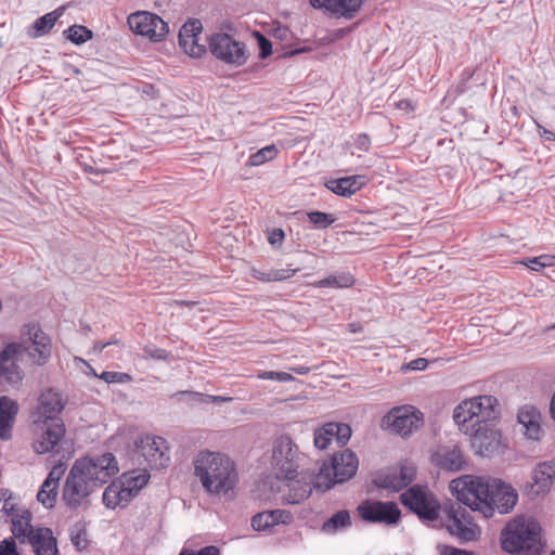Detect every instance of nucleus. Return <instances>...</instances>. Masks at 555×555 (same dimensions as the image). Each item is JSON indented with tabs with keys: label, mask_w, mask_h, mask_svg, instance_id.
<instances>
[{
	"label": "nucleus",
	"mask_w": 555,
	"mask_h": 555,
	"mask_svg": "<svg viewBox=\"0 0 555 555\" xmlns=\"http://www.w3.org/2000/svg\"><path fill=\"white\" fill-rule=\"evenodd\" d=\"M100 378L107 384H126L132 382L133 377L124 372L105 371L100 375Z\"/></svg>",
	"instance_id": "nucleus-42"
},
{
	"label": "nucleus",
	"mask_w": 555,
	"mask_h": 555,
	"mask_svg": "<svg viewBox=\"0 0 555 555\" xmlns=\"http://www.w3.org/2000/svg\"><path fill=\"white\" fill-rule=\"evenodd\" d=\"M18 406L16 402L8 397L0 398V437L8 440L11 437V428L13 426Z\"/></svg>",
	"instance_id": "nucleus-30"
},
{
	"label": "nucleus",
	"mask_w": 555,
	"mask_h": 555,
	"mask_svg": "<svg viewBox=\"0 0 555 555\" xmlns=\"http://www.w3.org/2000/svg\"><path fill=\"white\" fill-rule=\"evenodd\" d=\"M500 404L496 398L482 395L460 402L453 411V420L465 434L482 425H491L500 418Z\"/></svg>",
	"instance_id": "nucleus-4"
},
{
	"label": "nucleus",
	"mask_w": 555,
	"mask_h": 555,
	"mask_svg": "<svg viewBox=\"0 0 555 555\" xmlns=\"http://www.w3.org/2000/svg\"><path fill=\"white\" fill-rule=\"evenodd\" d=\"M208 49L212 56L233 67H241L248 61L249 54L245 42L227 33H214L208 39Z\"/></svg>",
	"instance_id": "nucleus-7"
},
{
	"label": "nucleus",
	"mask_w": 555,
	"mask_h": 555,
	"mask_svg": "<svg viewBox=\"0 0 555 555\" xmlns=\"http://www.w3.org/2000/svg\"><path fill=\"white\" fill-rule=\"evenodd\" d=\"M276 155L278 149L275 145H267L249 156L248 165L254 167L261 166L264 163L274 159Z\"/></svg>",
	"instance_id": "nucleus-37"
},
{
	"label": "nucleus",
	"mask_w": 555,
	"mask_h": 555,
	"mask_svg": "<svg viewBox=\"0 0 555 555\" xmlns=\"http://www.w3.org/2000/svg\"><path fill=\"white\" fill-rule=\"evenodd\" d=\"M28 509L25 508L24 506H21L20 504L15 503L13 501V498L12 496H9L8 499H5L4 503H3V506L1 508V512L7 515L8 517H10V521L12 522L13 520H15V516L16 515H21L22 512H27Z\"/></svg>",
	"instance_id": "nucleus-43"
},
{
	"label": "nucleus",
	"mask_w": 555,
	"mask_h": 555,
	"mask_svg": "<svg viewBox=\"0 0 555 555\" xmlns=\"http://www.w3.org/2000/svg\"><path fill=\"white\" fill-rule=\"evenodd\" d=\"M336 288H347L354 284V278L350 273H339L335 275Z\"/></svg>",
	"instance_id": "nucleus-50"
},
{
	"label": "nucleus",
	"mask_w": 555,
	"mask_h": 555,
	"mask_svg": "<svg viewBox=\"0 0 555 555\" xmlns=\"http://www.w3.org/2000/svg\"><path fill=\"white\" fill-rule=\"evenodd\" d=\"M65 473V465L59 463L52 467L48 477L43 481L38 494L37 500L44 507L52 508L56 502L59 482Z\"/></svg>",
	"instance_id": "nucleus-24"
},
{
	"label": "nucleus",
	"mask_w": 555,
	"mask_h": 555,
	"mask_svg": "<svg viewBox=\"0 0 555 555\" xmlns=\"http://www.w3.org/2000/svg\"><path fill=\"white\" fill-rule=\"evenodd\" d=\"M150 477L146 468L124 473L104 490V505L107 508L126 506L147 485Z\"/></svg>",
	"instance_id": "nucleus-6"
},
{
	"label": "nucleus",
	"mask_w": 555,
	"mask_h": 555,
	"mask_svg": "<svg viewBox=\"0 0 555 555\" xmlns=\"http://www.w3.org/2000/svg\"><path fill=\"white\" fill-rule=\"evenodd\" d=\"M448 531L462 541H473L479 533L469 512L459 503H448L442 507Z\"/></svg>",
	"instance_id": "nucleus-11"
},
{
	"label": "nucleus",
	"mask_w": 555,
	"mask_h": 555,
	"mask_svg": "<svg viewBox=\"0 0 555 555\" xmlns=\"http://www.w3.org/2000/svg\"><path fill=\"white\" fill-rule=\"evenodd\" d=\"M331 443V439L326 437V435H323L319 429L314 433V446L320 449L324 450L328 447Z\"/></svg>",
	"instance_id": "nucleus-54"
},
{
	"label": "nucleus",
	"mask_w": 555,
	"mask_h": 555,
	"mask_svg": "<svg viewBox=\"0 0 555 555\" xmlns=\"http://www.w3.org/2000/svg\"><path fill=\"white\" fill-rule=\"evenodd\" d=\"M351 526L350 513L347 509H341L335 513L322 525V532L326 534H334L339 530L347 529Z\"/></svg>",
	"instance_id": "nucleus-35"
},
{
	"label": "nucleus",
	"mask_w": 555,
	"mask_h": 555,
	"mask_svg": "<svg viewBox=\"0 0 555 555\" xmlns=\"http://www.w3.org/2000/svg\"><path fill=\"white\" fill-rule=\"evenodd\" d=\"M399 476L402 488L411 483L415 476V469L412 466H401L399 469H395Z\"/></svg>",
	"instance_id": "nucleus-47"
},
{
	"label": "nucleus",
	"mask_w": 555,
	"mask_h": 555,
	"mask_svg": "<svg viewBox=\"0 0 555 555\" xmlns=\"http://www.w3.org/2000/svg\"><path fill=\"white\" fill-rule=\"evenodd\" d=\"M356 147L361 152H367L371 145V139L366 133H361L354 139Z\"/></svg>",
	"instance_id": "nucleus-53"
},
{
	"label": "nucleus",
	"mask_w": 555,
	"mask_h": 555,
	"mask_svg": "<svg viewBox=\"0 0 555 555\" xmlns=\"http://www.w3.org/2000/svg\"><path fill=\"white\" fill-rule=\"evenodd\" d=\"M437 550L440 555H472V553L466 550H461L449 545H438Z\"/></svg>",
	"instance_id": "nucleus-52"
},
{
	"label": "nucleus",
	"mask_w": 555,
	"mask_h": 555,
	"mask_svg": "<svg viewBox=\"0 0 555 555\" xmlns=\"http://www.w3.org/2000/svg\"><path fill=\"white\" fill-rule=\"evenodd\" d=\"M431 463L447 473H457L466 469L467 459L460 444L447 443L438 446L430 455Z\"/></svg>",
	"instance_id": "nucleus-18"
},
{
	"label": "nucleus",
	"mask_w": 555,
	"mask_h": 555,
	"mask_svg": "<svg viewBox=\"0 0 555 555\" xmlns=\"http://www.w3.org/2000/svg\"><path fill=\"white\" fill-rule=\"evenodd\" d=\"M540 261L542 262V267H552L555 264V256L552 255H541L538 256Z\"/></svg>",
	"instance_id": "nucleus-62"
},
{
	"label": "nucleus",
	"mask_w": 555,
	"mask_h": 555,
	"mask_svg": "<svg viewBox=\"0 0 555 555\" xmlns=\"http://www.w3.org/2000/svg\"><path fill=\"white\" fill-rule=\"evenodd\" d=\"M73 543L78 550H83L87 547L88 541L80 533L76 534L72 538Z\"/></svg>",
	"instance_id": "nucleus-61"
},
{
	"label": "nucleus",
	"mask_w": 555,
	"mask_h": 555,
	"mask_svg": "<svg viewBox=\"0 0 555 555\" xmlns=\"http://www.w3.org/2000/svg\"><path fill=\"white\" fill-rule=\"evenodd\" d=\"M258 378L260 379H273L278 382H292L294 380V377L292 374L286 372H274V371H266L258 375Z\"/></svg>",
	"instance_id": "nucleus-46"
},
{
	"label": "nucleus",
	"mask_w": 555,
	"mask_h": 555,
	"mask_svg": "<svg viewBox=\"0 0 555 555\" xmlns=\"http://www.w3.org/2000/svg\"><path fill=\"white\" fill-rule=\"evenodd\" d=\"M472 439V446L476 453L481 456H491L498 453L502 447V436L495 423L491 425H482L472 431L465 433Z\"/></svg>",
	"instance_id": "nucleus-19"
},
{
	"label": "nucleus",
	"mask_w": 555,
	"mask_h": 555,
	"mask_svg": "<svg viewBox=\"0 0 555 555\" xmlns=\"http://www.w3.org/2000/svg\"><path fill=\"white\" fill-rule=\"evenodd\" d=\"M0 555H20L13 538H7L0 542Z\"/></svg>",
	"instance_id": "nucleus-48"
},
{
	"label": "nucleus",
	"mask_w": 555,
	"mask_h": 555,
	"mask_svg": "<svg viewBox=\"0 0 555 555\" xmlns=\"http://www.w3.org/2000/svg\"><path fill=\"white\" fill-rule=\"evenodd\" d=\"M374 482L377 487L387 490L399 491L402 489L399 476L396 473V470L386 474H380L375 478Z\"/></svg>",
	"instance_id": "nucleus-38"
},
{
	"label": "nucleus",
	"mask_w": 555,
	"mask_h": 555,
	"mask_svg": "<svg viewBox=\"0 0 555 555\" xmlns=\"http://www.w3.org/2000/svg\"><path fill=\"white\" fill-rule=\"evenodd\" d=\"M141 358L144 360L153 359L157 361H166L169 357L167 350L158 348L154 345H145L142 349Z\"/></svg>",
	"instance_id": "nucleus-41"
},
{
	"label": "nucleus",
	"mask_w": 555,
	"mask_h": 555,
	"mask_svg": "<svg viewBox=\"0 0 555 555\" xmlns=\"http://www.w3.org/2000/svg\"><path fill=\"white\" fill-rule=\"evenodd\" d=\"M314 287L322 288V287H336V278L335 275L325 278L323 280H320L315 283L311 284Z\"/></svg>",
	"instance_id": "nucleus-56"
},
{
	"label": "nucleus",
	"mask_w": 555,
	"mask_h": 555,
	"mask_svg": "<svg viewBox=\"0 0 555 555\" xmlns=\"http://www.w3.org/2000/svg\"><path fill=\"white\" fill-rule=\"evenodd\" d=\"M300 455L289 436L282 435L273 442L272 466L280 479L294 480L297 476Z\"/></svg>",
	"instance_id": "nucleus-9"
},
{
	"label": "nucleus",
	"mask_w": 555,
	"mask_h": 555,
	"mask_svg": "<svg viewBox=\"0 0 555 555\" xmlns=\"http://www.w3.org/2000/svg\"><path fill=\"white\" fill-rule=\"evenodd\" d=\"M113 344H118V341L117 340H115V341H107V343H104V344L98 341V343H94L93 350L95 352H102L106 347H108V346H111Z\"/></svg>",
	"instance_id": "nucleus-63"
},
{
	"label": "nucleus",
	"mask_w": 555,
	"mask_h": 555,
	"mask_svg": "<svg viewBox=\"0 0 555 555\" xmlns=\"http://www.w3.org/2000/svg\"><path fill=\"white\" fill-rule=\"evenodd\" d=\"M312 488L308 482L295 481L292 483L286 501L289 504H299L311 494Z\"/></svg>",
	"instance_id": "nucleus-36"
},
{
	"label": "nucleus",
	"mask_w": 555,
	"mask_h": 555,
	"mask_svg": "<svg viewBox=\"0 0 555 555\" xmlns=\"http://www.w3.org/2000/svg\"><path fill=\"white\" fill-rule=\"evenodd\" d=\"M307 217L311 223L320 229H325L335 221L332 215L322 211H310L307 214Z\"/></svg>",
	"instance_id": "nucleus-40"
},
{
	"label": "nucleus",
	"mask_w": 555,
	"mask_h": 555,
	"mask_svg": "<svg viewBox=\"0 0 555 555\" xmlns=\"http://www.w3.org/2000/svg\"><path fill=\"white\" fill-rule=\"evenodd\" d=\"M66 37L75 44H82L92 38V31L81 25H73L66 31Z\"/></svg>",
	"instance_id": "nucleus-39"
},
{
	"label": "nucleus",
	"mask_w": 555,
	"mask_h": 555,
	"mask_svg": "<svg viewBox=\"0 0 555 555\" xmlns=\"http://www.w3.org/2000/svg\"><path fill=\"white\" fill-rule=\"evenodd\" d=\"M529 494L535 498L548 493L555 482V459L538 463L531 470Z\"/></svg>",
	"instance_id": "nucleus-22"
},
{
	"label": "nucleus",
	"mask_w": 555,
	"mask_h": 555,
	"mask_svg": "<svg viewBox=\"0 0 555 555\" xmlns=\"http://www.w3.org/2000/svg\"><path fill=\"white\" fill-rule=\"evenodd\" d=\"M22 352V345L16 343L8 344L0 350V382L10 385L21 384L24 373L17 364L18 357Z\"/></svg>",
	"instance_id": "nucleus-20"
},
{
	"label": "nucleus",
	"mask_w": 555,
	"mask_h": 555,
	"mask_svg": "<svg viewBox=\"0 0 555 555\" xmlns=\"http://www.w3.org/2000/svg\"><path fill=\"white\" fill-rule=\"evenodd\" d=\"M179 555H220V551L217 546L209 545L195 552L192 550H182Z\"/></svg>",
	"instance_id": "nucleus-49"
},
{
	"label": "nucleus",
	"mask_w": 555,
	"mask_h": 555,
	"mask_svg": "<svg viewBox=\"0 0 555 555\" xmlns=\"http://www.w3.org/2000/svg\"><path fill=\"white\" fill-rule=\"evenodd\" d=\"M292 514L283 509L264 511L251 518V527L256 531H267L279 524L292 521Z\"/></svg>",
	"instance_id": "nucleus-29"
},
{
	"label": "nucleus",
	"mask_w": 555,
	"mask_h": 555,
	"mask_svg": "<svg viewBox=\"0 0 555 555\" xmlns=\"http://www.w3.org/2000/svg\"><path fill=\"white\" fill-rule=\"evenodd\" d=\"M31 520L33 514L27 511L16 515L15 520L11 522L13 539L17 540L21 544H26V541L29 540L33 532L37 529V527L31 525Z\"/></svg>",
	"instance_id": "nucleus-33"
},
{
	"label": "nucleus",
	"mask_w": 555,
	"mask_h": 555,
	"mask_svg": "<svg viewBox=\"0 0 555 555\" xmlns=\"http://www.w3.org/2000/svg\"><path fill=\"white\" fill-rule=\"evenodd\" d=\"M366 177L362 175L350 176L337 180H331L326 188L340 196H350L366 183Z\"/></svg>",
	"instance_id": "nucleus-31"
},
{
	"label": "nucleus",
	"mask_w": 555,
	"mask_h": 555,
	"mask_svg": "<svg viewBox=\"0 0 555 555\" xmlns=\"http://www.w3.org/2000/svg\"><path fill=\"white\" fill-rule=\"evenodd\" d=\"M401 502L421 519L431 521L439 517L441 506L427 488L417 485L409 488L401 494Z\"/></svg>",
	"instance_id": "nucleus-10"
},
{
	"label": "nucleus",
	"mask_w": 555,
	"mask_h": 555,
	"mask_svg": "<svg viewBox=\"0 0 555 555\" xmlns=\"http://www.w3.org/2000/svg\"><path fill=\"white\" fill-rule=\"evenodd\" d=\"M22 339L24 349L34 363L43 365L50 360L52 348L50 337L38 325H25Z\"/></svg>",
	"instance_id": "nucleus-15"
},
{
	"label": "nucleus",
	"mask_w": 555,
	"mask_h": 555,
	"mask_svg": "<svg viewBox=\"0 0 555 555\" xmlns=\"http://www.w3.org/2000/svg\"><path fill=\"white\" fill-rule=\"evenodd\" d=\"M64 10V7H61L37 18L27 29L28 37L35 39L49 34L59 18L63 15Z\"/></svg>",
	"instance_id": "nucleus-32"
},
{
	"label": "nucleus",
	"mask_w": 555,
	"mask_h": 555,
	"mask_svg": "<svg viewBox=\"0 0 555 555\" xmlns=\"http://www.w3.org/2000/svg\"><path fill=\"white\" fill-rule=\"evenodd\" d=\"M524 264L533 271H539L543 268L539 257L530 258L527 261H524Z\"/></svg>",
	"instance_id": "nucleus-59"
},
{
	"label": "nucleus",
	"mask_w": 555,
	"mask_h": 555,
	"mask_svg": "<svg viewBox=\"0 0 555 555\" xmlns=\"http://www.w3.org/2000/svg\"><path fill=\"white\" fill-rule=\"evenodd\" d=\"M540 524L530 516H517L501 532L502 548L511 554L540 555L543 551Z\"/></svg>",
	"instance_id": "nucleus-3"
},
{
	"label": "nucleus",
	"mask_w": 555,
	"mask_h": 555,
	"mask_svg": "<svg viewBox=\"0 0 555 555\" xmlns=\"http://www.w3.org/2000/svg\"><path fill=\"white\" fill-rule=\"evenodd\" d=\"M36 555H56L57 542L51 529L46 527H37L35 532L26 541Z\"/></svg>",
	"instance_id": "nucleus-26"
},
{
	"label": "nucleus",
	"mask_w": 555,
	"mask_h": 555,
	"mask_svg": "<svg viewBox=\"0 0 555 555\" xmlns=\"http://www.w3.org/2000/svg\"><path fill=\"white\" fill-rule=\"evenodd\" d=\"M137 453L143 457L151 468H164L169 464V447L167 441L157 436L146 435L137 442Z\"/></svg>",
	"instance_id": "nucleus-17"
},
{
	"label": "nucleus",
	"mask_w": 555,
	"mask_h": 555,
	"mask_svg": "<svg viewBox=\"0 0 555 555\" xmlns=\"http://www.w3.org/2000/svg\"><path fill=\"white\" fill-rule=\"evenodd\" d=\"M428 365V361L425 358H417L409 362L405 369L411 371H424Z\"/></svg>",
	"instance_id": "nucleus-55"
},
{
	"label": "nucleus",
	"mask_w": 555,
	"mask_h": 555,
	"mask_svg": "<svg viewBox=\"0 0 555 555\" xmlns=\"http://www.w3.org/2000/svg\"><path fill=\"white\" fill-rule=\"evenodd\" d=\"M315 9H325L332 14L352 18L363 4V0H310Z\"/></svg>",
	"instance_id": "nucleus-25"
},
{
	"label": "nucleus",
	"mask_w": 555,
	"mask_h": 555,
	"mask_svg": "<svg viewBox=\"0 0 555 555\" xmlns=\"http://www.w3.org/2000/svg\"><path fill=\"white\" fill-rule=\"evenodd\" d=\"M193 467L194 475L208 493H227L237 482L234 462L223 453L202 450L194 456Z\"/></svg>",
	"instance_id": "nucleus-2"
},
{
	"label": "nucleus",
	"mask_w": 555,
	"mask_h": 555,
	"mask_svg": "<svg viewBox=\"0 0 555 555\" xmlns=\"http://www.w3.org/2000/svg\"><path fill=\"white\" fill-rule=\"evenodd\" d=\"M336 441L340 446H345L351 437V428L347 424L335 423Z\"/></svg>",
	"instance_id": "nucleus-45"
},
{
	"label": "nucleus",
	"mask_w": 555,
	"mask_h": 555,
	"mask_svg": "<svg viewBox=\"0 0 555 555\" xmlns=\"http://www.w3.org/2000/svg\"><path fill=\"white\" fill-rule=\"evenodd\" d=\"M289 370L296 374H299V375H306L308 374L311 369L309 366H306V365H300V366H296V367H289Z\"/></svg>",
	"instance_id": "nucleus-64"
},
{
	"label": "nucleus",
	"mask_w": 555,
	"mask_h": 555,
	"mask_svg": "<svg viewBox=\"0 0 555 555\" xmlns=\"http://www.w3.org/2000/svg\"><path fill=\"white\" fill-rule=\"evenodd\" d=\"M359 467V460L354 452L344 450L340 453L334 454L331 465L324 464L320 468V474L317 477L315 487L322 488V479L327 481L324 483V489L327 490L335 483H341L352 478Z\"/></svg>",
	"instance_id": "nucleus-8"
},
{
	"label": "nucleus",
	"mask_w": 555,
	"mask_h": 555,
	"mask_svg": "<svg viewBox=\"0 0 555 555\" xmlns=\"http://www.w3.org/2000/svg\"><path fill=\"white\" fill-rule=\"evenodd\" d=\"M119 470L112 453L87 456L74 462L62 490V499L72 509L88 507L90 496Z\"/></svg>",
	"instance_id": "nucleus-1"
},
{
	"label": "nucleus",
	"mask_w": 555,
	"mask_h": 555,
	"mask_svg": "<svg viewBox=\"0 0 555 555\" xmlns=\"http://www.w3.org/2000/svg\"><path fill=\"white\" fill-rule=\"evenodd\" d=\"M357 511L364 521L387 526L396 525L401 516L398 505L390 501L365 500L357 507Z\"/></svg>",
	"instance_id": "nucleus-16"
},
{
	"label": "nucleus",
	"mask_w": 555,
	"mask_h": 555,
	"mask_svg": "<svg viewBox=\"0 0 555 555\" xmlns=\"http://www.w3.org/2000/svg\"><path fill=\"white\" fill-rule=\"evenodd\" d=\"M518 423L524 428V434L528 439L540 440L543 430L541 428L542 416L540 411L532 405L522 406L517 415Z\"/></svg>",
	"instance_id": "nucleus-27"
},
{
	"label": "nucleus",
	"mask_w": 555,
	"mask_h": 555,
	"mask_svg": "<svg viewBox=\"0 0 555 555\" xmlns=\"http://www.w3.org/2000/svg\"><path fill=\"white\" fill-rule=\"evenodd\" d=\"M64 408L61 395L52 389L41 393L38 418L41 421L61 420L59 414Z\"/></svg>",
	"instance_id": "nucleus-28"
},
{
	"label": "nucleus",
	"mask_w": 555,
	"mask_h": 555,
	"mask_svg": "<svg viewBox=\"0 0 555 555\" xmlns=\"http://www.w3.org/2000/svg\"><path fill=\"white\" fill-rule=\"evenodd\" d=\"M172 397L173 398L185 397L186 401L191 404H194V403L207 404V401L204 400V398H206L207 395L197 392V391H191V390L177 391L176 393L172 395Z\"/></svg>",
	"instance_id": "nucleus-44"
},
{
	"label": "nucleus",
	"mask_w": 555,
	"mask_h": 555,
	"mask_svg": "<svg viewBox=\"0 0 555 555\" xmlns=\"http://www.w3.org/2000/svg\"><path fill=\"white\" fill-rule=\"evenodd\" d=\"M207 403H227L233 401L232 397H225V396H214V395H207L206 398H204Z\"/></svg>",
	"instance_id": "nucleus-58"
},
{
	"label": "nucleus",
	"mask_w": 555,
	"mask_h": 555,
	"mask_svg": "<svg viewBox=\"0 0 555 555\" xmlns=\"http://www.w3.org/2000/svg\"><path fill=\"white\" fill-rule=\"evenodd\" d=\"M65 435L62 420L34 421L33 449L37 454L54 452Z\"/></svg>",
	"instance_id": "nucleus-13"
},
{
	"label": "nucleus",
	"mask_w": 555,
	"mask_h": 555,
	"mask_svg": "<svg viewBox=\"0 0 555 555\" xmlns=\"http://www.w3.org/2000/svg\"><path fill=\"white\" fill-rule=\"evenodd\" d=\"M423 425V414L412 405L393 408L383 418V426L391 431L408 437Z\"/></svg>",
	"instance_id": "nucleus-14"
},
{
	"label": "nucleus",
	"mask_w": 555,
	"mask_h": 555,
	"mask_svg": "<svg viewBox=\"0 0 555 555\" xmlns=\"http://www.w3.org/2000/svg\"><path fill=\"white\" fill-rule=\"evenodd\" d=\"M449 490L460 503L472 511L480 512L486 518L492 517V508L487 503L490 482L485 478L463 475L450 481Z\"/></svg>",
	"instance_id": "nucleus-5"
},
{
	"label": "nucleus",
	"mask_w": 555,
	"mask_h": 555,
	"mask_svg": "<svg viewBox=\"0 0 555 555\" xmlns=\"http://www.w3.org/2000/svg\"><path fill=\"white\" fill-rule=\"evenodd\" d=\"M284 238V232L281 229L274 230L269 237V241L272 245L282 243Z\"/></svg>",
	"instance_id": "nucleus-60"
},
{
	"label": "nucleus",
	"mask_w": 555,
	"mask_h": 555,
	"mask_svg": "<svg viewBox=\"0 0 555 555\" xmlns=\"http://www.w3.org/2000/svg\"><path fill=\"white\" fill-rule=\"evenodd\" d=\"M319 430L323 434V435H326L327 438L331 439V441L333 439L336 440V434H335V423H327L325 424L323 427L319 428Z\"/></svg>",
	"instance_id": "nucleus-57"
},
{
	"label": "nucleus",
	"mask_w": 555,
	"mask_h": 555,
	"mask_svg": "<svg viewBox=\"0 0 555 555\" xmlns=\"http://www.w3.org/2000/svg\"><path fill=\"white\" fill-rule=\"evenodd\" d=\"M518 501L517 491L508 483L495 479L490 482V491L487 494V503L492 508V515L495 511L500 514L509 513Z\"/></svg>",
	"instance_id": "nucleus-21"
},
{
	"label": "nucleus",
	"mask_w": 555,
	"mask_h": 555,
	"mask_svg": "<svg viewBox=\"0 0 555 555\" xmlns=\"http://www.w3.org/2000/svg\"><path fill=\"white\" fill-rule=\"evenodd\" d=\"M299 271L298 268L270 269L261 271L253 268L250 275L261 282H281L294 276Z\"/></svg>",
	"instance_id": "nucleus-34"
},
{
	"label": "nucleus",
	"mask_w": 555,
	"mask_h": 555,
	"mask_svg": "<svg viewBox=\"0 0 555 555\" xmlns=\"http://www.w3.org/2000/svg\"><path fill=\"white\" fill-rule=\"evenodd\" d=\"M203 25L199 20H190L179 31V44L192 57H201L206 53V46L199 42Z\"/></svg>",
	"instance_id": "nucleus-23"
},
{
	"label": "nucleus",
	"mask_w": 555,
	"mask_h": 555,
	"mask_svg": "<svg viewBox=\"0 0 555 555\" xmlns=\"http://www.w3.org/2000/svg\"><path fill=\"white\" fill-rule=\"evenodd\" d=\"M130 29L153 42L163 41L169 33L168 23L157 14L147 11H138L128 16Z\"/></svg>",
	"instance_id": "nucleus-12"
},
{
	"label": "nucleus",
	"mask_w": 555,
	"mask_h": 555,
	"mask_svg": "<svg viewBox=\"0 0 555 555\" xmlns=\"http://www.w3.org/2000/svg\"><path fill=\"white\" fill-rule=\"evenodd\" d=\"M258 43L261 59H266L272 54V44L264 36L258 34Z\"/></svg>",
	"instance_id": "nucleus-51"
}]
</instances>
